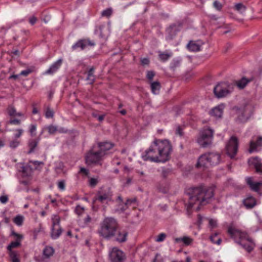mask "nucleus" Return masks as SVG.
Wrapping results in <instances>:
<instances>
[{"label":"nucleus","mask_w":262,"mask_h":262,"mask_svg":"<svg viewBox=\"0 0 262 262\" xmlns=\"http://www.w3.org/2000/svg\"><path fill=\"white\" fill-rule=\"evenodd\" d=\"M172 146L167 140L155 139L142 156L145 161L165 162L170 158Z\"/></svg>","instance_id":"1"},{"label":"nucleus","mask_w":262,"mask_h":262,"mask_svg":"<svg viewBox=\"0 0 262 262\" xmlns=\"http://www.w3.org/2000/svg\"><path fill=\"white\" fill-rule=\"evenodd\" d=\"M186 192L189 196L188 203L185 204L188 214L195 205L197 206L196 210L199 211L200 206L209 203L214 195L213 188L203 186L188 188Z\"/></svg>","instance_id":"2"},{"label":"nucleus","mask_w":262,"mask_h":262,"mask_svg":"<svg viewBox=\"0 0 262 262\" xmlns=\"http://www.w3.org/2000/svg\"><path fill=\"white\" fill-rule=\"evenodd\" d=\"M99 235L106 239L113 238L119 243H124L127 240V232L119 229V224L113 217H106L100 224L98 231Z\"/></svg>","instance_id":"3"},{"label":"nucleus","mask_w":262,"mask_h":262,"mask_svg":"<svg viewBox=\"0 0 262 262\" xmlns=\"http://www.w3.org/2000/svg\"><path fill=\"white\" fill-rule=\"evenodd\" d=\"M214 131L210 128H204L200 131L197 139L198 143L203 148L212 144Z\"/></svg>","instance_id":"4"},{"label":"nucleus","mask_w":262,"mask_h":262,"mask_svg":"<svg viewBox=\"0 0 262 262\" xmlns=\"http://www.w3.org/2000/svg\"><path fill=\"white\" fill-rule=\"evenodd\" d=\"M233 89V85L229 82H223L217 84L213 89L215 96L220 98L226 97L230 94Z\"/></svg>","instance_id":"5"},{"label":"nucleus","mask_w":262,"mask_h":262,"mask_svg":"<svg viewBox=\"0 0 262 262\" xmlns=\"http://www.w3.org/2000/svg\"><path fill=\"white\" fill-rule=\"evenodd\" d=\"M94 146L85 156V162L87 164H96L98 163L104 156L102 151L97 149Z\"/></svg>","instance_id":"6"},{"label":"nucleus","mask_w":262,"mask_h":262,"mask_svg":"<svg viewBox=\"0 0 262 262\" xmlns=\"http://www.w3.org/2000/svg\"><path fill=\"white\" fill-rule=\"evenodd\" d=\"M110 262H124L125 259L124 253L117 247H113L109 250Z\"/></svg>","instance_id":"7"},{"label":"nucleus","mask_w":262,"mask_h":262,"mask_svg":"<svg viewBox=\"0 0 262 262\" xmlns=\"http://www.w3.org/2000/svg\"><path fill=\"white\" fill-rule=\"evenodd\" d=\"M248 106L249 105H245L241 107H235V109L237 114V117L235 119L236 122L238 123H243L247 121L249 119L248 115Z\"/></svg>","instance_id":"8"},{"label":"nucleus","mask_w":262,"mask_h":262,"mask_svg":"<svg viewBox=\"0 0 262 262\" xmlns=\"http://www.w3.org/2000/svg\"><path fill=\"white\" fill-rule=\"evenodd\" d=\"M238 146V139L235 136H232L226 145L227 154L233 158L236 155Z\"/></svg>","instance_id":"9"},{"label":"nucleus","mask_w":262,"mask_h":262,"mask_svg":"<svg viewBox=\"0 0 262 262\" xmlns=\"http://www.w3.org/2000/svg\"><path fill=\"white\" fill-rule=\"evenodd\" d=\"M227 232L231 238L236 241V242L237 239L242 241L248 237L246 232H243L232 226L228 227Z\"/></svg>","instance_id":"10"},{"label":"nucleus","mask_w":262,"mask_h":262,"mask_svg":"<svg viewBox=\"0 0 262 262\" xmlns=\"http://www.w3.org/2000/svg\"><path fill=\"white\" fill-rule=\"evenodd\" d=\"M112 194L110 191H99L96 196L93 199V204H95L97 202H99L101 203H107L112 200Z\"/></svg>","instance_id":"11"},{"label":"nucleus","mask_w":262,"mask_h":262,"mask_svg":"<svg viewBox=\"0 0 262 262\" xmlns=\"http://www.w3.org/2000/svg\"><path fill=\"white\" fill-rule=\"evenodd\" d=\"M249 146L248 151L250 153L259 151L262 147V137H253L250 142Z\"/></svg>","instance_id":"12"},{"label":"nucleus","mask_w":262,"mask_h":262,"mask_svg":"<svg viewBox=\"0 0 262 262\" xmlns=\"http://www.w3.org/2000/svg\"><path fill=\"white\" fill-rule=\"evenodd\" d=\"M95 45V43L89 39H80L72 46V49L73 50H75L79 48L82 50L88 46H94Z\"/></svg>","instance_id":"13"},{"label":"nucleus","mask_w":262,"mask_h":262,"mask_svg":"<svg viewBox=\"0 0 262 262\" xmlns=\"http://www.w3.org/2000/svg\"><path fill=\"white\" fill-rule=\"evenodd\" d=\"M196 166L198 168L208 167L210 166L207 153L200 156Z\"/></svg>","instance_id":"14"},{"label":"nucleus","mask_w":262,"mask_h":262,"mask_svg":"<svg viewBox=\"0 0 262 262\" xmlns=\"http://www.w3.org/2000/svg\"><path fill=\"white\" fill-rule=\"evenodd\" d=\"M243 203L247 209H250L256 205V200L253 196L248 195L243 200Z\"/></svg>","instance_id":"15"},{"label":"nucleus","mask_w":262,"mask_h":262,"mask_svg":"<svg viewBox=\"0 0 262 262\" xmlns=\"http://www.w3.org/2000/svg\"><path fill=\"white\" fill-rule=\"evenodd\" d=\"M204 43L201 40H191L187 45L188 49L192 52H198L201 50V47Z\"/></svg>","instance_id":"16"},{"label":"nucleus","mask_w":262,"mask_h":262,"mask_svg":"<svg viewBox=\"0 0 262 262\" xmlns=\"http://www.w3.org/2000/svg\"><path fill=\"white\" fill-rule=\"evenodd\" d=\"M62 62V59H59L56 62H54L45 73L46 75H52L55 73L60 68Z\"/></svg>","instance_id":"17"},{"label":"nucleus","mask_w":262,"mask_h":262,"mask_svg":"<svg viewBox=\"0 0 262 262\" xmlns=\"http://www.w3.org/2000/svg\"><path fill=\"white\" fill-rule=\"evenodd\" d=\"M246 182L250 186L251 189L255 192H258L259 190L260 187L262 186V182H253L252 177L247 178Z\"/></svg>","instance_id":"18"},{"label":"nucleus","mask_w":262,"mask_h":262,"mask_svg":"<svg viewBox=\"0 0 262 262\" xmlns=\"http://www.w3.org/2000/svg\"><path fill=\"white\" fill-rule=\"evenodd\" d=\"M207 154L210 166L215 165L220 163L221 157L219 154L208 152Z\"/></svg>","instance_id":"19"},{"label":"nucleus","mask_w":262,"mask_h":262,"mask_svg":"<svg viewBox=\"0 0 262 262\" xmlns=\"http://www.w3.org/2000/svg\"><path fill=\"white\" fill-rule=\"evenodd\" d=\"M224 105L222 104L212 108L210 111V115L216 118H221L223 115Z\"/></svg>","instance_id":"20"},{"label":"nucleus","mask_w":262,"mask_h":262,"mask_svg":"<svg viewBox=\"0 0 262 262\" xmlns=\"http://www.w3.org/2000/svg\"><path fill=\"white\" fill-rule=\"evenodd\" d=\"M40 138L38 137L37 138L31 139L28 141V146L29 148V150L28 151V153L29 154L34 152L35 148L37 146V145L40 141Z\"/></svg>","instance_id":"21"},{"label":"nucleus","mask_w":262,"mask_h":262,"mask_svg":"<svg viewBox=\"0 0 262 262\" xmlns=\"http://www.w3.org/2000/svg\"><path fill=\"white\" fill-rule=\"evenodd\" d=\"M247 241L249 242L250 244H242L241 241H237L236 243L240 245L243 248H244L248 252H251L255 246L252 239L250 238L249 237L245 239Z\"/></svg>","instance_id":"22"},{"label":"nucleus","mask_w":262,"mask_h":262,"mask_svg":"<svg viewBox=\"0 0 262 262\" xmlns=\"http://www.w3.org/2000/svg\"><path fill=\"white\" fill-rule=\"evenodd\" d=\"M113 146V144L108 142H104L103 143H99L97 148L100 151H102L103 156L105 154V151L111 149Z\"/></svg>","instance_id":"23"},{"label":"nucleus","mask_w":262,"mask_h":262,"mask_svg":"<svg viewBox=\"0 0 262 262\" xmlns=\"http://www.w3.org/2000/svg\"><path fill=\"white\" fill-rule=\"evenodd\" d=\"M176 243L183 242L185 246L190 245L193 242V239L189 236H183L175 238Z\"/></svg>","instance_id":"24"},{"label":"nucleus","mask_w":262,"mask_h":262,"mask_svg":"<svg viewBox=\"0 0 262 262\" xmlns=\"http://www.w3.org/2000/svg\"><path fill=\"white\" fill-rule=\"evenodd\" d=\"M249 162L253 165L255 169V171L259 170V168L262 165L261 160L258 157H255L249 160Z\"/></svg>","instance_id":"25"},{"label":"nucleus","mask_w":262,"mask_h":262,"mask_svg":"<svg viewBox=\"0 0 262 262\" xmlns=\"http://www.w3.org/2000/svg\"><path fill=\"white\" fill-rule=\"evenodd\" d=\"M62 232V230L60 227H58L57 228H56V227L54 228V230H53V228H52V231L51 233V236L52 238L57 239L61 234Z\"/></svg>","instance_id":"26"},{"label":"nucleus","mask_w":262,"mask_h":262,"mask_svg":"<svg viewBox=\"0 0 262 262\" xmlns=\"http://www.w3.org/2000/svg\"><path fill=\"white\" fill-rule=\"evenodd\" d=\"M94 68L92 67L88 71L86 80L89 81L90 84H93L95 81V76L94 74Z\"/></svg>","instance_id":"27"},{"label":"nucleus","mask_w":262,"mask_h":262,"mask_svg":"<svg viewBox=\"0 0 262 262\" xmlns=\"http://www.w3.org/2000/svg\"><path fill=\"white\" fill-rule=\"evenodd\" d=\"M234 9L238 13L244 14L247 10V7L243 3H239L235 4Z\"/></svg>","instance_id":"28"},{"label":"nucleus","mask_w":262,"mask_h":262,"mask_svg":"<svg viewBox=\"0 0 262 262\" xmlns=\"http://www.w3.org/2000/svg\"><path fill=\"white\" fill-rule=\"evenodd\" d=\"M251 80L248 79L245 77H243L241 79L236 82V85L240 89H244Z\"/></svg>","instance_id":"29"},{"label":"nucleus","mask_w":262,"mask_h":262,"mask_svg":"<svg viewBox=\"0 0 262 262\" xmlns=\"http://www.w3.org/2000/svg\"><path fill=\"white\" fill-rule=\"evenodd\" d=\"M150 88L152 93L158 94L161 88L160 83L158 81L152 82L150 84Z\"/></svg>","instance_id":"30"},{"label":"nucleus","mask_w":262,"mask_h":262,"mask_svg":"<svg viewBox=\"0 0 262 262\" xmlns=\"http://www.w3.org/2000/svg\"><path fill=\"white\" fill-rule=\"evenodd\" d=\"M9 252V255L12 262H20V260L18 257V253L16 251L14 250H8Z\"/></svg>","instance_id":"31"},{"label":"nucleus","mask_w":262,"mask_h":262,"mask_svg":"<svg viewBox=\"0 0 262 262\" xmlns=\"http://www.w3.org/2000/svg\"><path fill=\"white\" fill-rule=\"evenodd\" d=\"M172 56L171 53H165L161 51L159 52V57L161 61L165 62L167 61Z\"/></svg>","instance_id":"32"},{"label":"nucleus","mask_w":262,"mask_h":262,"mask_svg":"<svg viewBox=\"0 0 262 262\" xmlns=\"http://www.w3.org/2000/svg\"><path fill=\"white\" fill-rule=\"evenodd\" d=\"M181 60L179 59H173L170 63V68L173 71H174L177 68L181 65Z\"/></svg>","instance_id":"33"},{"label":"nucleus","mask_w":262,"mask_h":262,"mask_svg":"<svg viewBox=\"0 0 262 262\" xmlns=\"http://www.w3.org/2000/svg\"><path fill=\"white\" fill-rule=\"evenodd\" d=\"M52 228H53V230L54 229V228H56L57 226H60V219L58 215H53L52 217Z\"/></svg>","instance_id":"34"},{"label":"nucleus","mask_w":262,"mask_h":262,"mask_svg":"<svg viewBox=\"0 0 262 262\" xmlns=\"http://www.w3.org/2000/svg\"><path fill=\"white\" fill-rule=\"evenodd\" d=\"M54 252V250L51 247H46L43 251V255L47 258L51 257L53 254Z\"/></svg>","instance_id":"35"},{"label":"nucleus","mask_w":262,"mask_h":262,"mask_svg":"<svg viewBox=\"0 0 262 262\" xmlns=\"http://www.w3.org/2000/svg\"><path fill=\"white\" fill-rule=\"evenodd\" d=\"M22 172L23 174L29 177L31 176L32 172V168L30 165H27L26 166L22 167Z\"/></svg>","instance_id":"36"},{"label":"nucleus","mask_w":262,"mask_h":262,"mask_svg":"<svg viewBox=\"0 0 262 262\" xmlns=\"http://www.w3.org/2000/svg\"><path fill=\"white\" fill-rule=\"evenodd\" d=\"M45 116L47 118H53L54 116V112L48 105L45 109Z\"/></svg>","instance_id":"37"},{"label":"nucleus","mask_w":262,"mask_h":262,"mask_svg":"<svg viewBox=\"0 0 262 262\" xmlns=\"http://www.w3.org/2000/svg\"><path fill=\"white\" fill-rule=\"evenodd\" d=\"M218 235V232H215L214 234L210 235V239L213 244H216L218 245H220L222 242V239L221 238H218L217 240L215 239V238L217 237Z\"/></svg>","instance_id":"38"},{"label":"nucleus","mask_w":262,"mask_h":262,"mask_svg":"<svg viewBox=\"0 0 262 262\" xmlns=\"http://www.w3.org/2000/svg\"><path fill=\"white\" fill-rule=\"evenodd\" d=\"M136 201V198H133V199H127L126 200V202L124 203V206L120 208V210H121V212H123L124 210H125L127 209V206L128 205H130L132 203H135Z\"/></svg>","instance_id":"39"},{"label":"nucleus","mask_w":262,"mask_h":262,"mask_svg":"<svg viewBox=\"0 0 262 262\" xmlns=\"http://www.w3.org/2000/svg\"><path fill=\"white\" fill-rule=\"evenodd\" d=\"M23 221H24V217L20 215H18L16 216L13 219L14 223L17 226L22 225V224L23 223Z\"/></svg>","instance_id":"40"},{"label":"nucleus","mask_w":262,"mask_h":262,"mask_svg":"<svg viewBox=\"0 0 262 262\" xmlns=\"http://www.w3.org/2000/svg\"><path fill=\"white\" fill-rule=\"evenodd\" d=\"M20 242L16 240L15 242H11L8 246L7 250H13L12 249L15 248H17L20 245Z\"/></svg>","instance_id":"41"},{"label":"nucleus","mask_w":262,"mask_h":262,"mask_svg":"<svg viewBox=\"0 0 262 262\" xmlns=\"http://www.w3.org/2000/svg\"><path fill=\"white\" fill-rule=\"evenodd\" d=\"M172 174V170L169 168H163L161 172L162 177L166 178Z\"/></svg>","instance_id":"42"},{"label":"nucleus","mask_w":262,"mask_h":262,"mask_svg":"<svg viewBox=\"0 0 262 262\" xmlns=\"http://www.w3.org/2000/svg\"><path fill=\"white\" fill-rule=\"evenodd\" d=\"M29 163H31L33 164V165L35 166V169H38V167L39 166H41V168L44 165V163L41 161H29Z\"/></svg>","instance_id":"43"},{"label":"nucleus","mask_w":262,"mask_h":262,"mask_svg":"<svg viewBox=\"0 0 262 262\" xmlns=\"http://www.w3.org/2000/svg\"><path fill=\"white\" fill-rule=\"evenodd\" d=\"M166 236L167 235L165 233H161L157 236L156 241L157 242H162L164 241Z\"/></svg>","instance_id":"44"},{"label":"nucleus","mask_w":262,"mask_h":262,"mask_svg":"<svg viewBox=\"0 0 262 262\" xmlns=\"http://www.w3.org/2000/svg\"><path fill=\"white\" fill-rule=\"evenodd\" d=\"M8 114L11 116V117H14V116H16V110L15 109V108L13 106H9L8 108Z\"/></svg>","instance_id":"45"},{"label":"nucleus","mask_w":262,"mask_h":262,"mask_svg":"<svg viewBox=\"0 0 262 262\" xmlns=\"http://www.w3.org/2000/svg\"><path fill=\"white\" fill-rule=\"evenodd\" d=\"M112 13V9L108 8V9H106L103 10L101 13V15L103 16L109 17L111 15Z\"/></svg>","instance_id":"46"},{"label":"nucleus","mask_w":262,"mask_h":262,"mask_svg":"<svg viewBox=\"0 0 262 262\" xmlns=\"http://www.w3.org/2000/svg\"><path fill=\"white\" fill-rule=\"evenodd\" d=\"M217 221L213 219H210L209 221V226L210 229L212 230L217 227Z\"/></svg>","instance_id":"47"},{"label":"nucleus","mask_w":262,"mask_h":262,"mask_svg":"<svg viewBox=\"0 0 262 262\" xmlns=\"http://www.w3.org/2000/svg\"><path fill=\"white\" fill-rule=\"evenodd\" d=\"M20 143L19 141L17 139L13 140L10 142V147L12 148H15Z\"/></svg>","instance_id":"48"},{"label":"nucleus","mask_w":262,"mask_h":262,"mask_svg":"<svg viewBox=\"0 0 262 262\" xmlns=\"http://www.w3.org/2000/svg\"><path fill=\"white\" fill-rule=\"evenodd\" d=\"M213 7L218 11H221L223 8V5L218 1H215L213 4Z\"/></svg>","instance_id":"49"},{"label":"nucleus","mask_w":262,"mask_h":262,"mask_svg":"<svg viewBox=\"0 0 262 262\" xmlns=\"http://www.w3.org/2000/svg\"><path fill=\"white\" fill-rule=\"evenodd\" d=\"M36 125L35 124H31L30 126V133L31 136H34L36 134Z\"/></svg>","instance_id":"50"},{"label":"nucleus","mask_w":262,"mask_h":262,"mask_svg":"<svg viewBox=\"0 0 262 262\" xmlns=\"http://www.w3.org/2000/svg\"><path fill=\"white\" fill-rule=\"evenodd\" d=\"M155 76V73L153 71H148L147 72L146 77L149 80L151 81Z\"/></svg>","instance_id":"51"},{"label":"nucleus","mask_w":262,"mask_h":262,"mask_svg":"<svg viewBox=\"0 0 262 262\" xmlns=\"http://www.w3.org/2000/svg\"><path fill=\"white\" fill-rule=\"evenodd\" d=\"M98 182V181L96 178H91L89 180V184L92 187H94L95 186H96V185L97 184Z\"/></svg>","instance_id":"52"},{"label":"nucleus","mask_w":262,"mask_h":262,"mask_svg":"<svg viewBox=\"0 0 262 262\" xmlns=\"http://www.w3.org/2000/svg\"><path fill=\"white\" fill-rule=\"evenodd\" d=\"M92 116L94 117L97 118V119L100 122H101V121H102L104 120V117L105 116V114L98 115L97 114L94 113L92 114Z\"/></svg>","instance_id":"53"},{"label":"nucleus","mask_w":262,"mask_h":262,"mask_svg":"<svg viewBox=\"0 0 262 262\" xmlns=\"http://www.w3.org/2000/svg\"><path fill=\"white\" fill-rule=\"evenodd\" d=\"M58 187L61 190H64L65 189V181L61 180L58 183Z\"/></svg>","instance_id":"54"},{"label":"nucleus","mask_w":262,"mask_h":262,"mask_svg":"<svg viewBox=\"0 0 262 262\" xmlns=\"http://www.w3.org/2000/svg\"><path fill=\"white\" fill-rule=\"evenodd\" d=\"M48 132L50 134H54L57 130V127L53 125H50L48 127Z\"/></svg>","instance_id":"55"},{"label":"nucleus","mask_w":262,"mask_h":262,"mask_svg":"<svg viewBox=\"0 0 262 262\" xmlns=\"http://www.w3.org/2000/svg\"><path fill=\"white\" fill-rule=\"evenodd\" d=\"M75 211V212L78 215H80L83 213V212L84 211V209L83 207H81L80 206H77L76 207Z\"/></svg>","instance_id":"56"},{"label":"nucleus","mask_w":262,"mask_h":262,"mask_svg":"<svg viewBox=\"0 0 262 262\" xmlns=\"http://www.w3.org/2000/svg\"><path fill=\"white\" fill-rule=\"evenodd\" d=\"M8 201V197L6 195L0 196V202L3 204H5Z\"/></svg>","instance_id":"57"},{"label":"nucleus","mask_w":262,"mask_h":262,"mask_svg":"<svg viewBox=\"0 0 262 262\" xmlns=\"http://www.w3.org/2000/svg\"><path fill=\"white\" fill-rule=\"evenodd\" d=\"M32 70H30V69H27V70H24V71H22L20 73V75H22V76H27V75H28L30 73H31L32 72Z\"/></svg>","instance_id":"58"},{"label":"nucleus","mask_w":262,"mask_h":262,"mask_svg":"<svg viewBox=\"0 0 262 262\" xmlns=\"http://www.w3.org/2000/svg\"><path fill=\"white\" fill-rule=\"evenodd\" d=\"M176 134L180 136H182L183 135V129L181 126H178L177 127L176 130Z\"/></svg>","instance_id":"59"},{"label":"nucleus","mask_w":262,"mask_h":262,"mask_svg":"<svg viewBox=\"0 0 262 262\" xmlns=\"http://www.w3.org/2000/svg\"><path fill=\"white\" fill-rule=\"evenodd\" d=\"M12 235L15 236L17 238L16 240L19 241H21V240L23 238V236L22 235L19 234L15 232L14 231L12 232Z\"/></svg>","instance_id":"60"},{"label":"nucleus","mask_w":262,"mask_h":262,"mask_svg":"<svg viewBox=\"0 0 262 262\" xmlns=\"http://www.w3.org/2000/svg\"><path fill=\"white\" fill-rule=\"evenodd\" d=\"M141 64L143 66L148 65L149 64V59L148 58H144L141 60Z\"/></svg>","instance_id":"61"},{"label":"nucleus","mask_w":262,"mask_h":262,"mask_svg":"<svg viewBox=\"0 0 262 262\" xmlns=\"http://www.w3.org/2000/svg\"><path fill=\"white\" fill-rule=\"evenodd\" d=\"M9 124H11L19 125L20 123V121L19 120H18V119H11L9 121Z\"/></svg>","instance_id":"62"},{"label":"nucleus","mask_w":262,"mask_h":262,"mask_svg":"<svg viewBox=\"0 0 262 262\" xmlns=\"http://www.w3.org/2000/svg\"><path fill=\"white\" fill-rule=\"evenodd\" d=\"M92 219L90 215H87V216L84 219V223L85 225H89L90 223L91 222Z\"/></svg>","instance_id":"63"},{"label":"nucleus","mask_w":262,"mask_h":262,"mask_svg":"<svg viewBox=\"0 0 262 262\" xmlns=\"http://www.w3.org/2000/svg\"><path fill=\"white\" fill-rule=\"evenodd\" d=\"M36 20H37V18L34 16H31L29 18V23L32 25H33L36 22Z\"/></svg>","instance_id":"64"}]
</instances>
